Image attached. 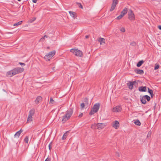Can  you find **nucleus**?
I'll list each match as a JSON object with an SVG mask.
<instances>
[{"label": "nucleus", "instance_id": "1a4fd4ad", "mask_svg": "<svg viewBox=\"0 0 161 161\" xmlns=\"http://www.w3.org/2000/svg\"><path fill=\"white\" fill-rule=\"evenodd\" d=\"M128 18L131 20H133L135 19V16L132 10H130V11L128 13Z\"/></svg>", "mask_w": 161, "mask_h": 161}, {"label": "nucleus", "instance_id": "f03ea898", "mask_svg": "<svg viewBox=\"0 0 161 161\" xmlns=\"http://www.w3.org/2000/svg\"><path fill=\"white\" fill-rule=\"evenodd\" d=\"M70 52L73 53L76 56L82 57L83 56L82 52L77 49H71L70 50Z\"/></svg>", "mask_w": 161, "mask_h": 161}, {"label": "nucleus", "instance_id": "c85d7f7f", "mask_svg": "<svg viewBox=\"0 0 161 161\" xmlns=\"http://www.w3.org/2000/svg\"><path fill=\"white\" fill-rule=\"evenodd\" d=\"M115 7L116 6L112 4L111 8L110 9V11H112L113 10H114L115 9Z\"/></svg>", "mask_w": 161, "mask_h": 161}, {"label": "nucleus", "instance_id": "9d476101", "mask_svg": "<svg viewBox=\"0 0 161 161\" xmlns=\"http://www.w3.org/2000/svg\"><path fill=\"white\" fill-rule=\"evenodd\" d=\"M122 109L121 106H117L114 107L112 110L113 112H120Z\"/></svg>", "mask_w": 161, "mask_h": 161}, {"label": "nucleus", "instance_id": "2f4dec72", "mask_svg": "<svg viewBox=\"0 0 161 161\" xmlns=\"http://www.w3.org/2000/svg\"><path fill=\"white\" fill-rule=\"evenodd\" d=\"M159 67V66L158 64H155V67L154 68V70H156L157 69H158Z\"/></svg>", "mask_w": 161, "mask_h": 161}, {"label": "nucleus", "instance_id": "bb28decb", "mask_svg": "<svg viewBox=\"0 0 161 161\" xmlns=\"http://www.w3.org/2000/svg\"><path fill=\"white\" fill-rule=\"evenodd\" d=\"M22 22V21H19V22H18L17 23H15L14 24V26H18L19 25H20L21 24Z\"/></svg>", "mask_w": 161, "mask_h": 161}, {"label": "nucleus", "instance_id": "a211bd4d", "mask_svg": "<svg viewBox=\"0 0 161 161\" xmlns=\"http://www.w3.org/2000/svg\"><path fill=\"white\" fill-rule=\"evenodd\" d=\"M98 41L100 42L101 44H102L103 43H105V39L103 38H100Z\"/></svg>", "mask_w": 161, "mask_h": 161}, {"label": "nucleus", "instance_id": "f704fd0d", "mask_svg": "<svg viewBox=\"0 0 161 161\" xmlns=\"http://www.w3.org/2000/svg\"><path fill=\"white\" fill-rule=\"evenodd\" d=\"M130 45L132 46H136V42H133L132 43H131L130 44Z\"/></svg>", "mask_w": 161, "mask_h": 161}, {"label": "nucleus", "instance_id": "5701e85b", "mask_svg": "<svg viewBox=\"0 0 161 161\" xmlns=\"http://www.w3.org/2000/svg\"><path fill=\"white\" fill-rule=\"evenodd\" d=\"M134 123L135 125L138 126H140L141 125V123L138 120H135Z\"/></svg>", "mask_w": 161, "mask_h": 161}, {"label": "nucleus", "instance_id": "6e6552de", "mask_svg": "<svg viewBox=\"0 0 161 161\" xmlns=\"http://www.w3.org/2000/svg\"><path fill=\"white\" fill-rule=\"evenodd\" d=\"M137 84V83L135 81H129L127 83V86H128L129 89L130 90H132L133 89V85L136 86Z\"/></svg>", "mask_w": 161, "mask_h": 161}, {"label": "nucleus", "instance_id": "09e8293b", "mask_svg": "<svg viewBox=\"0 0 161 161\" xmlns=\"http://www.w3.org/2000/svg\"><path fill=\"white\" fill-rule=\"evenodd\" d=\"M18 1H21V0H17Z\"/></svg>", "mask_w": 161, "mask_h": 161}, {"label": "nucleus", "instance_id": "4468645a", "mask_svg": "<svg viewBox=\"0 0 161 161\" xmlns=\"http://www.w3.org/2000/svg\"><path fill=\"white\" fill-rule=\"evenodd\" d=\"M139 91L140 92H146L147 91V88L146 86H141L139 88Z\"/></svg>", "mask_w": 161, "mask_h": 161}, {"label": "nucleus", "instance_id": "ea45409f", "mask_svg": "<svg viewBox=\"0 0 161 161\" xmlns=\"http://www.w3.org/2000/svg\"><path fill=\"white\" fill-rule=\"evenodd\" d=\"M82 115H83L82 113H81V114H80L79 115V117H82Z\"/></svg>", "mask_w": 161, "mask_h": 161}, {"label": "nucleus", "instance_id": "c756f323", "mask_svg": "<svg viewBox=\"0 0 161 161\" xmlns=\"http://www.w3.org/2000/svg\"><path fill=\"white\" fill-rule=\"evenodd\" d=\"M67 136V133H64V135L62 137V140H64L66 138Z\"/></svg>", "mask_w": 161, "mask_h": 161}, {"label": "nucleus", "instance_id": "a19ab883", "mask_svg": "<svg viewBox=\"0 0 161 161\" xmlns=\"http://www.w3.org/2000/svg\"><path fill=\"white\" fill-rule=\"evenodd\" d=\"M80 8H83V7L82 5L80 3V6H79Z\"/></svg>", "mask_w": 161, "mask_h": 161}, {"label": "nucleus", "instance_id": "4c0bfd02", "mask_svg": "<svg viewBox=\"0 0 161 161\" xmlns=\"http://www.w3.org/2000/svg\"><path fill=\"white\" fill-rule=\"evenodd\" d=\"M116 155L118 157H119V153L118 152H116Z\"/></svg>", "mask_w": 161, "mask_h": 161}, {"label": "nucleus", "instance_id": "9b49d317", "mask_svg": "<svg viewBox=\"0 0 161 161\" xmlns=\"http://www.w3.org/2000/svg\"><path fill=\"white\" fill-rule=\"evenodd\" d=\"M119 123L118 121L115 120L113 124V127L115 129H117L119 127Z\"/></svg>", "mask_w": 161, "mask_h": 161}, {"label": "nucleus", "instance_id": "473e14b6", "mask_svg": "<svg viewBox=\"0 0 161 161\" xmlns=\"http://www.w3.org/2000/svg\"><path fill=\"white\" fill-rule=\"evenodd\" d=\"M123 17V16H122V15L120 14L119 16L117 17L116 19L118 20H119L121 19Z\"/></svg>", "mask_w": 161, "mask_h": 161}, {"label": "nucleus", "instance_id": "8fccbe9b", "mask_svg": "<svg viewBox=\"0 0 161 161\" xmlns=\"http://www.w3.org/2000/svg\"><path fill=\"white\" fill-rule=\"evenodd\" d=\"M54 68H55V67H53V69H54Z\"/></svg>", "mask_w": 161, "mask_h": 161}, {"label": "nucleus", "instance_id": "393cba45", "mask_svg": "<svg viewBox=\"0 0 161 161\" xmlns=\"http://www.w3.org/2000/svg\"><path fill=\"white\" fill-rule=\"evenodd\" d=\"M118 0H113L112 4L116 6V5L118 4Z\"/></svg>", "mask_w": 161, "mask_h": 161}, {"label": "nucleus", "instance_id": "7ed1b4c3", "mask_svg": "<svg viewBox=\"0 0 161 161\" xmlns=\"http://www.w3.org/2000/svg\"><path fill=\"white\" fill-rule=\"evenodd\" d=\"M100 104L97 103L94 105L92 110L90 112L89 114L92 115L97 112L99 108Z\"/></svg>", "mask_w": 161, "mask_h": 161}, {"label": "nucleus", "instance_id": "423d86ee", "mask_svg": "<svg viewBox=\"0 0 161 161\" xmlns=\"http://www.w3.org/2000/svg\"><path fill=\"white\" fill-rule=\"evenodd\" d=\"M24 69L21 68H16L12 70L13 75H15L17 74L21 73L23 71Z\"/></svg>", "mask_w": 161, "mask_h": 161}, {"label": "nucleus", "instance_id": "49530a36", "mask_svg": "<svg viewBox=\"0 0 161 161\" xmlns=\"http://www.w3.org/2000/svg\"><path fill=\"white\" fill-rule=\"evenodd\" d=\"M88 100L87 99H86L85 102H88Z\"/></svg>", "mask_w": 161, "mask_h": 161}, {"label": "nucleus", "instance_id": "0eeeda50", "mask_svg": "<svg viewBox=\"0 0 161 161\" xmlns=\"http://www.w3.org/2000/svg\"><path fill=\"white\" fill-rule=\"evenodd\" d=\"M150 97L147 95H144L140 98L141 101L143 104H145L146 103V99L148 101H149L150 100Z\"/></svg>", "mask_w": 161, "mask_h": 161}, {"label": "nucleus", "instance_id": "2eb2a0df", "mask_svg": "<svg viewBox=\"0 0 161 161\" xmlns=\"http://www.w3.org/2000/svg\"><path fill=\"white\" fill-rule=\"evenodd\" d=\"M136 73L139 74H142L144 73V71L142 69H137L135 70Z\"/></svg>", "mask_w": 161, "mask_h": 161}, {"label": "nucleus", "instance_id": "de8ad7c7", "mask_svg": "<svg viewBox=\"0 0 161 161\" xmlns=\"http://www.w3.org/2000/svg\"><path fill=\"white\" fill-rule=\"evenodd\" d=\"M49 149H51V148H50V145H49Z\"/></svg>", "mask_w": 161, "mask_h": 161}, {"label": "nucleus", "instance_id": "c9c22d12", "mask_svg": "<svg viewBox=\"0 0 161 161\" xmlns=\"http://www.w3.org/2000/svg\"><path fill=\"white\" fill-rule=\"evenodd\" d=\"M120 30L121 31L123 32H124L125 31V28L124 27L121 28Z\"/></svg>", "mask_w": 161, "mask_h": 161}, {"label": "nucleus", "instance_id": "f257e3e1", "mask_svg": "<svg viewBox=\"0 0 161 161\" xmlns=\"http://www.w3.org/2000/svg\"><path fill=\"white\" fill-rule=\"evenodd\" d=\"M73 113V108H71L66 111V114L63 117L62 121L63 123H65L69 119Z\"/></svg>", "mask_w": 161, "mask_h": 161}, {"label": "nucleus", "instance_id": "a18cd8bd", "mask_svg": "<svg viewBox=\"0 0 161 161\" xmlns=\"http://www.w3.org/2000/svg\"><path fill=\"white\" fill-rule=\"evenodd\" d=\"M85 37L86 38H87L89 37V36L88 35H86L85 36Z\"/></svg>", "mask_w": 161, "mask_h": 161}, {"label": "nucleus", "instance_id": "a878e982", "mask_svg": "<svg viewBox=\"0 0 161 161\" xmlns=\"http://www.w3.org/2000/svg\"><path fill=\"white\" fill-rule=\"evenodd\" d=\"M55 103V101L53 100L52 97L50 98L49 102L50 104H53L54 103Z\"/></svg>", "mask_w": 161, "mask_h": 161}, {"label": "nucleus", "instance_id": "6ab92c4d", "mask_svg": "<svg viewBox=\"0 0 161 161\" xmlns=\"http://www.w3.org/2000/svg\"><path fill=\"white\" fill-rule=\"evenodd\" d=\"M148 92L151 95V97H153V91L150 89L149 88H148Z\"/></svg>", "mask_w": 161, "mask_h": 161}, {"label": "nucleus", "instance_id": "f3484780", "mask_svg": "<svg viewBox=\"0 0 161 161\" xmlns=\"http://www.w3.org/2000/svg\"><path fill=\"white\" fill-rule=\"evenodd\" d=\"M23 130L21 129L19 130L14 135V136H17L19 137V136H20V134L21 133L23 132Z\"/></svg>", "mask_w": 161, "mask_h": 161}, {"label": "nucleus", "instance_id": "e433bc0d", "mask_svg": "<svg viewBox=\"0 0 161 161\" xmlns=\"http://www.w3.org/2000/svg\"><path fill=\"white\" fill-rule=\"evenodd\" d=\"M51 159L49 158H47L45 160V161H50Z\"/></svg>", "mask_w": 161, "mask_h": 161}, {"label": "nucleus", "instance_id": "58836bf2", "mask_svg": "<svg viewBox=\"0 0 161 161\" xmlns=\"http://www.w3.org/2000/svg\"><path fill=\"white\" fill-rule=\"evenodd\" d=\"M19 64L21 65H25L24 63H21V62H19Z\"/></svg>", "mask_w": 161, "mask_h": 161}, {"label": "nucleus", "instance_id": "c03bdc74", "mask_svg": "<svg viewBox=\"0 0 161 161\" xmlns=\"http://www.w3.org/2000/svg\"><path fill=\"white\" fill-rule=\"evenodd\" d=\"M36 19V18H34V19H33V20H32L31 22H32L33 21H34L35 19Z\"/></svg>", "mask_w": 161, "mask_h": 161}, {"label": "nucleus", "instance_id": "f8f14e48", "mask_svg": "<svg viewBox=\"0 0 161 161\" xmlns=\"http://www.w3.org/2000/svg\"><path fill=\"white\" fill-rule=\"evenodd\" d=\"M106 126L105 124L98 123L97 124V129H103Z\"/></svg>", "mask_w": 161, "mask_h": 161}, {"label": "nucleus", "instance_id": "cd10ccee", "mask_svg": "<svg viewBox=\"0 0 161 161\" xmlns=\"http://www.w3.org/2000/svg\"><path fill=\"white\" fill-rule=\"evenodd\" d=\"M48 37V36L47 35H45L40 40V41H43L45 39V38H47Z\"/></svg>", "mask_w": 161, "mask_h": 161}, {"label": "nucleus", "instance_id": "ddd939ff", "mask_svg": "<svg viewBox=\"0 0 161 161\" xmlns=\"http://www.w3.org/2000/svg\"><path fill=\"white\" fill-rule=\"evenodd\" d=\"M42 100V97L41 96H39L37 97L36 100L35 102L36 104H38Z\"/></svg>", "mask_w": 161, "mask_h": 161}, {"label": "nucleus", "instance_id": "dca6fc26", "mask_svg": "<svg viewBox=\"0 0 161 161\" xmlns=\"http://www.w3.org/2000/svg\"><path fill=\"white\" fill-rule=\"evenodd\" d=\"M128 9L127 8H125L121 12L120 15H122L123 16L127 12Z\"/></svg>", "mask_w": 161, "mask_h": 161}, {"label": "nucleus", "instance_id": "37998d69", "mask_svg": "<svg viewBox=\"0 0 161 161\" xmlns=\"http://www.w3.org/2000/svg\"><path fill=\"white\" fill-rule=\"evenodd\" d=\"M158 28L160 30H161V25H159L158 26Z\"/></svg>", "mask_w": 161, "mask_h": 161}, {"label": "nucleus", "instance_id": "72a5a7b5", "mask_svg": "<svg viewBox=\"0 0 161 161\" xmlns=\"http://www.w3.org/2000/svg\"><path fill=\"white\" fill-rule=\"evenodd\" d=\"M85 104L84 103H82L81 104H80V107H81V108H82V109H83V108L84 107H85Z\"/></svg>", "mask_w": 161, "mask_h": 161}, {"label": "nucleus", "instance_id": "7c9ffc66", "mask_svg": "<svg viewBox=\"0 0 161 161\" xmlns=\"http://www.w3.org/2000/svg\"><path fill=\"white\" fill-rule=\"evenodd\" d=\"M28 140H29L28 137V136H27L25 137V138L24 139V141L26 143H27L28 142Z\"/></svg>", "mask_w": 161, "mask_h": 161}, {"label": "nucleus", "instance_id": "39448f33", "mask_svg": "<svg viewBox=\"0 0 161 161\" xmlns=\"http://www.w3.org/2000/svg\"><path fill=\"white\" fill-rule=\"evenodd\" d=\"M35 112V110L34 109H32L29 111L27 123H30L32 121V116L34 115Z\"/></svg>", "mask_w": 161, "mask_h": 161}, {"label": "nucleus", "instance_id": "b1692460", "mask_svg": "<svg viewBox=\"0 0 161 161\" xmlns=\"http://www.w3.org/2000/svg\"><path fill=\"white\" fill-rule=\"evenodd\" d=\"M12 73H13L12 70L9 71L8 72H7V75L10 77L14 75H13V74Z\"/></svg>", "mask_w": 161, "mask_h": 161}, {"label": "nucleus", "instance_id": "20e7f679", "mask_svg": "<svg viewBox=\"0 0 161 161\" xmlns=\"http://www.w3.org/2000/svg\"><path fill=\"white\" fill-rule=\"evenodd\" d=\"M56 51L53 50L52 52H50L44 57V59L47 61H49L50 59L55 55Z\"/></svg>", "mask_w": 161, "mask_h": 161}, {"label": "nucleus", "instance_id": "aec40b11", "mask_svg": "<svg viewBox=\"0 0 161 161\" xmlns=\"http://www.w3.org/2000/svg\"><path fill=\"white\" fill-rule=\"evenodd\" d=\"M144 63V61L143 60L140 61L137 64L136 66L138 67H140Z\"/></svg>", "mask_w": 161, "mask_h": 161}, {"label": "nucleus", "instance_id": "79ce46f5", "mask_svg": "<svg viewBox=\"0 0 161 161\" xmlns=\"http://www.w3.org/2000/svg\"><path fill=\"white\" fill-rule=\"evenodd\" d=\"M32 0V2L34 3H36L37 2V0Z\"/></svg>", "mask_w": 161, "mask_h": 161}, {"label": "nucleus", "instance_id": "412c9836", "mask_svg": "<svg viewBox=\"0 0 161 161\" xmlns=\"http://www.w3.org/2000/svg\"><path fill=\"white\" fill-rule=\"evenodd\" d=\"M69 12L71 16L72 17H73L74 19H75V16L76 15L75 13L74 12L72 11H69Z\"/></svg>", "mask_w": 161, "mask_h": 161}, {"label": "nucleus", "instance_id": "4be33fe9", "mask_svg": "<svg viewBox=\"0 0 161 161\" xmlns=\"http://www.w3.org/2000/svg\"><path fill=\"white\" fill-rule=\"evenodd\" d=\"M97 124H92L91 126V128L93 129H97Z\"/></svg>", "mask_w": 161, "mask_h": 161}]
</instances>
